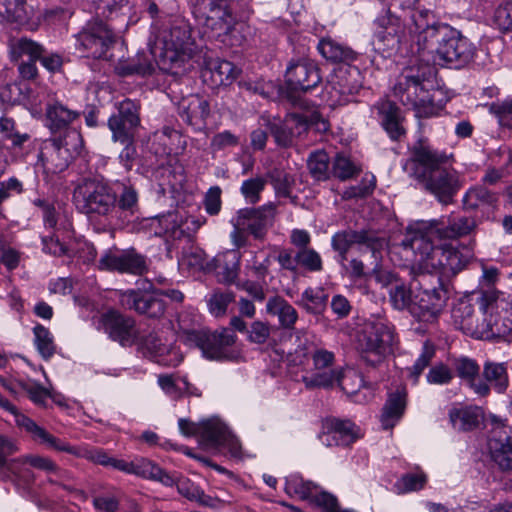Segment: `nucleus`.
I'll return each mask as SVG.
<instances>
[{
    "label": "nucleus",
    "instance_id": "20e7f679",
    "mask_svg": "<svg viewBox=\"0 0 512 512\" xmlns=\"http://www.w3.org/2000/svg\"><path fill=\"white\" fill-rule=\"evenodd\" d=\"M428 37L433 42L425 50V57L421 58L426 63L432 61L439 65L461 68L470 63L475 56V45L448 24L436 32L431 31Z\"/></svg>",
    "mask_w": 512,
    "mask_h": 512
},
{
    "label": "nucleus",
    "instance_id": "c756f323",
    "mask_svg": "<svg viewBox=\"0 0 512 512\" xmlns=\"http://www.w3.org/2000/svg\"><path fill=\"white\" fill-rule=\"evenodd\" d=\"M376 108L381 116V122L393 140H399L405 134V129L401 124L400 109L390 100H382L377 103Z\"/></svg>",
    "mask_w": 512,
    "mask_h": 512
},
{
    "label": "nucleus",
    "instance_id": "39448f33",
    "mask_svg": "<svg viewBox=\"0 0 512 512\" xmlns=\"http://www.w3.org/2000/svg\"><path fill=\"white\" fill-rule=\"evenodd\" d=\"M435 68L429 63L412 65L403 70L393 87V94L400 102L417 112L431 107L433 100L428 84L435 76Z\"/></svg>",
    "mask_w": 512,
    "mask_h": 512
},
{
    "label": "nucleus",
    "instance_id": "a19ab883",
    "mask_svg": "<svg viewBox=\"0 0 512 512\" xmlns=\"http://www.w3.org/2000/svg\"><path fill=\"white\" fill-rule=\"evenodd\" d=\"M449 419L455 429L471 431L479 425V411L473 407L452 408Z\"/></svg>",
    "mask_w": 512,
    "mask_h": 512
},
{
    "label": "nucleus",
    "instance_id": "680f3d73",
    "mask_svg": "<svg viewBox=\"0 0 512 512\" xmlns=\"http://www.w3.org/2000/svg\"><path fill=\"white\" fill-rule=\"evenodd\" d=\"M16 386L27 394L29 399L38 406H45L50 396L49 391L34 381L17 380Z\"/></svg>",
    "mask_w": 512,
    "mask_h": 512
},
{
    "label": "nucleus",
    "instance_id": "5701e85b",
    "mask_svg": "<svg viewBox=\"0 0 512 512\" xmlns=\"http://www.w3.org/2000/svg\"><path fill=\"white\" fill-rule=\"evenodd\" d=\"M286 84L292 91L307 92L321 82L317 65L307 59L291 62L286 69Z\"/></svg>",
    "mask_w": 512,
    "mask_h": 512
},
{
    "label": "nucleus",
    "instance_id": "72a5a7b5",
    "mask_svg": "<svg viewBox=\"0 0 512 512\" xmlns=\"http://www.w3.org/2000/svg\"><path fill=\"white\" fill-rule=\"evenodd\" d=\"M317 49L328 61L333 63H350L356 59V53L348 46L330 38H322Z\"/></svg>",
    "mask_w": 512,
    "mask_h": 512
},
{
    "label": "nucleus",
    "instance_id": "bf43d9fd",
    "mask_svg": "<svg viewBox=\"0 0 512 512\" xmlns=\"http://www.w3.org/2000/svg\"><path fill=\"white\" fill-rule=\"evenodd\" d=\"M392 306L397 310L407 309L411 313L414 300L413 286L407 288L404 284H397L389 292Z\"/></svg>",
    "mask_w": 512,
    "mask_h": 512
},
{
    "label": "nucleus",
    "instance_id": "8fccbe9b",
    "mask_svg": "<svg viewBox=\"0 0 512 512\" xmlns=\"http://www.w3.org/2000/svg\"><path fill=\"white\" fill-rule=\"evenodd\" d=\"M139 124H129L126 120L118 117H110L108 119V127L112 133V140L121 144L133 143L136 130Z\"/></svg>",
    "mask_w": 512,
    "mask_h": 512
},
{
    "label": "nucleus",
    "instance_id": "a211bd4d",
    "mask_svg": "<svg viewBox=\"0 0 512 512\" xmlns=\"http://www.w3.org/2000/svg\"><path fill=\"white\" fill-rule=\"evenodd\" d=\"M393 342L394 334L388 324L381 320L368 322L363 332L364 352L362 358L371 365L380 363Z\"/></svg>",
    "mask_w": 512,
    "mask_h": 512
},
{
    "label": "nucleus",
    "instance_id": "4be33fe9",
    "mask_svg": "<svg viewBox=\"0 0 512 512\" xmlns=\"http://www.w3.org/2000/svg\"><path fill=\"white\" fill-rule=\"evenodd\" d=\"M30 429L32 432L34 431L38 437L41 438L42 445H46L47 447L59 452H66L77 457L86 458L96 464L111 466L113 457H110L102 449H80L73 447L69 443L53 436L44 428H37L36 426L31 425Z\"/></svg>",
    "mask_w": 512,
    "mask_h": 512
},
{
    "label": "nucleus",
    "instance_id": "79ce46f5",
    "mask_svg": "<svg viewBox=\"0 0 512 512\" xmlns=\"http://www.w3.org/2000/svg\"><path fill=\"white\" fill-rule=\"evenodd\" d=\"M452 319L454 325L462 330L465 334L468 332L475 331L477 326L473 325L477 314L473 305L467 300L459 301L452 309Z\"/></svg>",
    "mask_w": 512,
    "mask_h": 512
},
{
    "label": "nucleus",
    "instance_id": "423d86ee",
    "mask_svg": "<svg viewBox=\"0 0 512 512\" xmlns=\"http://www.w3.org/2000/svg\"><path fill=\"white\" fill-rule=\"evenodd\" d=\"M196 52L187 26H174L164 37L163 46L156 61L160 70L172 75H181Z\"/></svg>",
    "mask_w": 512,
    "mask_h": 512
},
{
    "label": "nucleus",
    "instance_id": "bb28decb",
    "mask_svg": "<svg viewBox=\"0 0 512 512\" xmlns=\"http://www.w3.org/2000/svg\"><path fill=\"white\" fill-rule=\"evenodd\" d=\"M178 114L184 122L201 128L205 125V119L209 115L207 100L198 95L183 97L177 104Z\"/></svg>",
    "mask_w": 512,
    "mask_h": 512
},
{
    "label": "nucleus",
    "instance_id": "37998d69",
    "mask_svg": "<svg viewBox=\"0 0 512 512\" xmlns=\"http://www.w3.org/2000/svg\"><path fill=\"white\" fill-rule=\"evenodd\" d=\"M327 300L328 295L325 293L324 289L320 287H309L302 293L298 304L305 309L307 313L318 315L325 310Z\"/></svg>",
    "mask_w": 512,
    "mask_h": 512
},
{
    "label": "nucleus",
    "instance_id": "aec40b11",
    "mask_svg": "<svg viewBox=\"0 0 512 512\" xmlns=\"http://www.w3.org/2000/svg\"><path fill=\"white\" fill-rule=\"evenodd\" d=\"M478 305L485 313L493 312L497 323L496 333L504 337L512 332V296L497 291H485L478 298Z\"/></svg>",
    "mask_w": 512,
    "mask_h": 512
},
{
    "label": "nucleus",
    "instance_id": "e2e57ef3",
    "mask_svg": "<svg viewBox=\"0 0 512 512\" xmlns=\"http://www.w3.org/2000/svg\"><path fill=\"white\" fill-rule=\"evenodd\" d=\"M116 109L117 112L110 117H118L126 120L129 124L140 125V104L137 101L126 98L116 103Z\"/></svg>",
    "mask_w": 512,
    "mask_h": 512
},
{
    "label": "nucleus",
    "instance_id": "052dcab7",
    "mask_svg": "<svg viewBox=\"0 0 512 512\" xmlns=\"http://www.w3.org/2000/svg\"><path fill=\"white\" fill-rule=\"evenodd\" d=\"M267 181L261 176L249 178L243 181L240 192L247 203L256 204L260 201V195L265 189Z\"/></svg>",
    "mask_w": 512,
    "mask_h": 512
},
{
    "label": "nucleus",
    "instance_id": "ea45409f",
    "mask_svg": "<svg viewBox=\"0 0 512 512\" xmlns=\"http://www.w3.org/2000/svg\"><path fill=\"white\" fill-rule=\"evenodd\" d=\"M499 200L498 194L490 191L484 186H475L470 188L463 198L464 206L467 209H477L480 207H494Z\"/></svg>",
    "mask_w": 512,
    "mask_h": 512
},
{
    "label": "nucleus",
    "instance_id": "9d476101",
    "mask_svg": "<svg viewBox=\"0 0 512 512\" xmlns=\"http://www.w3.org/2000/svg\"><path fill=\"white\" fill-rule=\"evenodd\" d=\"M356 245L359 252L370 251L374 259L380 257L381 251L387 246V239L371 230H343L335 233L331 239V246L338 253L339 262L347 261L349 250Z\"/></svg>",
    "mask_w": 512,
    "mask_h": 512
},
{
    "label": "nucleus",
    "instance_id": "4d7b16f0",
    "mask_svg": "<svg viewBox=\"0 0 512 512\" xmlns=\"http://www.w3.org/2000/svg\"><path fill=\"white\" fill-rule=\"evenodd\" d=\"M360 171V167L344 154H337L333 160L331 174L342 181L356 177Z\"/></svg>",
    "mask_w": 512,
    "mask_h": 512
},
{
    "label": "nucleus",
    "instance_id": "f704fd0d",
    "mask_svg": "<svg viewBox=\"0 0 512 512\" xmlns=\"http://www.w3.org/2000/svg\"><path fill=\"white\" fill-rule=\"evenodd\" d=\"M150 226L154 229V233L157 236L181 239L185 235L181 228L182 218L174 212L151 219Z\"/></svg>",
    "mask_w": 512,
    "mask_h": 512
},
{
    "label": "nucleus",
    "instance_id": "5fc2aeb1",
    "mask_svg": "<svg viewBox=\"0 0 512 512\" xmlns=\"http://www.w3.org/2000/svg\"><path fill=\"white\" fill-rule=\"evenodd\" d=\"M154 70L155 65L152 59L145 53L138 54L136 59L119 67L120 74L124 76L139 75L144 77L151 75Z\"/></svg>",
    "mask_w": 512,
    "mask_h": 512
},
{
    "label": "nucleus",
    "instance_id": "7ed1b4c3",
    "mask_svg": "<svg viewBox=\"0 0 512 512\" xmlns=\"http://www.w3.org/2000/svg\"><path fill=\"white\" fill-rule=\"evenodd\" d=\"M410 248L415 259L411 273L438 276V283L454 277L465 266L466 260L454 247L447 244H436L427 236L412 235Z\"/></svg>",
    "mask_w": 512,
    "mask_h": 512
},
{
    "label": "nucleus",
    "instance_id": "e433bc0d",
    "mask_svg": "<svg viewBox=\"0 0 512 512\" xmlns=\"http://www.w3.org/2000/svg\"><path fill=\"white\" fill-rule=\"evenodd\" d=\"M9 52L12 61H20L24 57L28 60H38L42 53L43 48L37 42L26 38H14L9 42Z\"/></svg>",
    "mask_w": 512,
    "mask_h": 512
},
{
    "label": "nucleus",
    "instance_id": "c9c22d12",
    "mask_svg": "<svg viewBox=\"0 0 512 512\" xmlns=\"http://www.w3.org/2000/svg\"><path fill=\"white\" fill-rule=\"evenodd\" d=\"M324 428L333 432L341 446H348L360 437L359 428L350 420L326 418Z\"/></svg>",
    "mask_w": 512,
    "mask_h": 512
},
{
    "label": "nucleus",
    "instance_id": "864d4df0",
    "mask_svg": "<svg viewBox=\"0 0 512 512\" xmlns=\"http://www.w3.org/2000/svg\"><path fill=\"white\" fill-rule=\"evenodd\" d=\"M319 486L311 481H305L299 476H291L286 480L285 491L289 495L297 496L302 500L311 501L312 497L316 495Z\"/></svg>",
    "mask_w": 512,
    "mask_h": 512
},
{
    "label": "nucleus",
    "instance_id": "f257e3e1",
    "mask_svg": "<svg viewBox=\"0 0 512 512\" xmlns=\"http://www.w3.org/2000/svg\"><path fill=\"white\" fill-rule=\"evenodd\" d=\"M449 156L424 142L410 149L404 170L441 203L448 204L462 187L459 174L448 167Z\"/></svg>",
    "mask_w": 512,
    "mask_h": 512
},
{
    "label": "nucleus",
    "instance_id": "1a4fd4ad",
    "mask_svg": "<svg viewBox=\"0 0 512 512\" xmlns=\"http://www.w3.org/2000/svg\"><path fill=\"white\" fill-rule=\"evenodd\" d=\"M490 422L489 453L503 474L506 489L512 490V427L496 415L490 416Z\"/></svg>",
    "mask_w": 512,
    "mask_h": 512
},
{
    "label": "nucleus",
    "instance_id": "f3484780",
    "mask_svg": "<svg viewBox=\"0 0 512 512\" xmlns=\"http://www.w3.org/2000/svg\"><path fill=\"white\" fill-rule=\"evenodd\" d=\"M405 37V25L399 17L387 13L377 18L372 42L375 51L390 57L399 51Z\"/></svg>",
    "mask_w": 512,
    "mask_h": 512
},
{
    "label": "nucleus",
    "instance_id": "4468645a",
    "mask_svg": "<svg viewBox=\"0 0 512 512\" xmlns=\"http://www.w3.org/2000/svg\"><path fill=\"white\" fill-rule=\"evenodd\" d=\"M236 341L234 332L227 328L216 331L192 330L186 333V342L198 347L211 360L230 359L228 348Z\"/></svg>",
    "mask_w": 512,
    "mask_h": 512
},
{
    "label": "nucleus",
    "instance_id": "603ef678",
    "mask_svg": "<svg viewBox=\"0 0 512 512\" xmlns=\"http://www.w3.org/2000/svg\"><path fill=\"white\" fill-rule=\"evenodd\" d=\"M211 77L216 85H229L239 75L240 70L230 61L219 60L210 67Z\"/></svg>",
    "mask_w": 512,
    "mask_h": 512
},
{
    "label": "nucleus",
    "instance_id": "58836bf2",
    "mask_svg": "<svg viewBox=\"0 0 512 512\" xmlns=\"http://www.w3.org/2000/svg\"><path fill=\"white\" fill-rule=\"evenodd\" d=\"M484 382L490 384L498 393H504L509 386L507 368L504 363L486 361L483 366Z\"/></svg>",
    "mask_w": 512,
    "mask_h": 512
},
{
    "label": "nucleus",
    "instance_id": "c85d7f7f",
    "mask_svg": "<svg viewBox=\"0 0 512 512\" xmlns=\"http://www.w3.org/2000/svg\"><path fill=\"white\" fill-rule=\"evenodd\" d=\"M407 405L406 388H397L389 393L381 414V424L384 429H390L401 419Z\"/></svg>",
    "mask_w": 512,
    "mask_h": 512
},
{
    "label": "nucleus",
    "instance_id": "4c0bfd02",
    "mask_svg": "<svg viewBox=\"0 0 512 512\" xmlns=\"http://www.w3.org/2000/svg\"><path fill=\"white\" fill-rule=\"evenodd\" d=\"M218 419H209L195 423L186 419H179L178 425L181 433L185 436H199L200 442L207 446L210 443L213 433L216 429Z\"/></svg>",
    "mask_w": 512,
    "mask_h": 512
},
{
    "label": "nucleus",
    "instance_id": "393cba45",
    "mask_svg": "<svg viewBox=\"0 0 512 512\" xmlns=\"http://www.w3.org/2000/svg\"><path fill=\"white\" fill-rule=\"evenodd\" d=\"M411 25L409 27L410 33L416 35V44L418 46V54L421 58L425 57V50L433 42L428 34L431 31H438L441 27H446L447 24L436 23L434 15L429 10L415 9L410 13Z\"/></svg>",
    "mask_w": 512,
    "mask_h": 512
},
{
    "label": "nucleus",
    "instance_id": "0eeeda50",
    "mask_svg": "<svg viewBox=\"0 0 512 512\" xmlns=\"http://www.w3.org/2000/svg\"><path fill=\"white\" fill-rule=\"evenodd\" d=\"M276 215V206L273 203L258 208L240 209L231 224L233 231L230 234L231 242L235 248L248 244V235L255 240H264L269 227L273 225Z\"/></svg>",
    "mask_w": 512,
    "mask_h": 512
},
{
    "label": "nucleus",
    "instance_id": "69168bd1",
    "mask_svg": "<svg viewBox=\"0 0 512 512\" xmlns=\"http://www.w3.org/2000/svg\"><path fill=\"white\" fill-rule=\"evenodd\" d=\"M178 492L189 500L197 501L202 505L210 506L211 498L204 491L195 486L189 479L182 478L176 483Z\"/></svg>",
    "mask_w": 512,
    "mask_h": 512
},
{
    "label": "nucleus",
    "instance_id": "774afa93",
    "mask_svg": "<svg viewBox=\"0 0 512 512\" xmlns=\"http://www.w3.org/2000/svg\"><path fill=\"white\" fill-rule=\"evenodd\" d=\"M493 21L502 32L512 33V1H506L496 8Z\"/></svg>",
    "mask_w": 512,
    "mask_h": 512
},
{
    "label": "nucleus",
    "instance_id": "0e129e2a",
    "mask_svg": "<svg viewBox=\"0 0 512 512\" xmlns=\"http://www.w3.org/2000/svg\"><path fill=\"white\" fill-rule=\"evenodd\" d=\"M296 260H298V268L302 267L309 272H320L323 269L322 258L313 248L296 251Z\"/></svg>",
    "mask_w": 512,
    "mask_h": 512
},
{
    "label": "nucleus",
    "instance_id": "f03ea898",
    "mask_svg": "<svg viewBox=\"0 0 512 512\" xmlns=\"http://www.w3.org/2000/svg\"><path fill=\"white\" fill-rule=\"evenodd\" d=\"M76 208L90 218L111 219L118 212L125 217L134 216L139 211V196L132 185L121 184L116 192L102 180L85 178L77 184L73 192Z\"/></svg>",
    "mask_w": 512,
    "mask_h": 512
},
{
    "label": "nucleus",
    "instance_id": "2f4dec72",
    "mask_svg": "<svg viewBox=\"0 0 512 512\" xmlns=\"http://www.w3.org/2000/svg\"><path fill=\"white\" fill-rule=\"evenodd\" d=\"M266 312L278 318L279 325L284 329H294L298 320L297 310L283 297L273 296L266 303Z\"/></svg>",
    "mask_w": 512,
    "mask_h": 512
},
{
    "label": "nucleus",
    "instance_id": "13d9d810",
    "mask_svg": "<svg viewBox=\"0 0 512 512\" xmlns=\"http://www.w3.org/2000/svg\"><path fill=\"white\" fill-rule=\"evenodd\" d=\"M134 345H137L138 349L143 353V355L148 357L161 354L165 350L161 340L153 331H138V339Z\"/></svg>",
    "mask_w": 512,
    "mask_h": 512
},
{
    "label": "nucleus",
    "instance_id": "6ab92c4d",
    "mask_svg": "<svg viewBox=\"0 0 512 512\" xmlns=\"http://www.w3.org/2000/svg\"><path fill=\"white\" fill-rule=\"evenodd\" d=\"M302 380L306 388L309 389L329 387L336 383L348 396H355L356 402H362V399L359 397V391L363 386V379L354 370H329L316 373L313 376H304Z\"/></svg>",
    "mask_w": 512,
    "mask_h": 512
},
{
    "label": "nucleus",
    "instance_id": "473e14b6",
    "mask_svg": "<svg viewBox=\"0 0 512 512\" xmlns=\"http://www.w3.org/2000/svg\"><path fill=\"white\" fill-rule=\"evenodd\" d=\"M236 249L228 250L218 254L214 259V268L220 281L224 283H232L238 277L240 267V253Z\"/></svg>",
    "mask_w": 512,
    "mask_h": 512
},
{
    "label": "nucleus",
    "instance_id": "cd10ccee",
    "mask_svg": "<svg viewBox=\"0 0 512 512\" xmlns=\"http://www.w3.org/2000/svg\"><path fill=\"white\" fill-rule=\"evenodd\" d=\"M359 71L356 68L339 70L330 82L329 91L332 98H335V102L342 105L349 101L348 97L357 93L360 88V84L356 77Z\"/></svg>",
    "mask_w": 512,
    "mask_h": 512
},
{
    "label": "nucleus",
    "instance_id": "3c124183",
    "mask_svg": "<svg viewBox=\"0 0 512 512\" xmlns=\"http://www.w3.org/2000/svg\"><path fill=\"white\" fill-rule=\"evenodd\" d=\"M33 333L37 351L43 359H50L56 352V344L52 333L41 324H37L33 328Z\"/></svg>",
    "mask_w": 512,
    "mask_h": 512
},
{
    "label": "nucleus",
    "instance_id": "c03bdc74",
    "mask_svg": "<svg viewBox=\"0 0 512 512\" xmlns=\"http://www.w3.org/2000/svg\"><path fill=\"white\" fill-rule=\"evenodd\" d=\"M208 447L226 448L233 457H239L241 446L238 440L230 433L228 428L220 420L216 423V429L210 438Z\"/></svg>",
    "mask_w": 512,
    "mask_h": 512
},
{
    "label": "nucleus",
    "instance_id": "a18cd8bd",
    "mask_svg": "<svg viewBox=\"0 0 512 512\" xmlns=\"http://www.w3.org/2000/svg\"><path fill=\"white\" fill-rule=\"evenodd\" d=\"M28 465L37 470L44 471L46 473L54 474L57 478H49L48 481L51 484L59 485V480L67 478L68 472L61 469L51 458L42 456L39 454H27L25 459Z\"/></svg>",
    "mask_w": 512,
    "mask_h": 512
},
{
    "label": "nucleus",
    "instance_id": "9b49d317",
    "mask_svg": "<svg viewBox=\"0 0 512 512\" xmlns=\"http://www.w3.org/2000/svg\"><path fill=\"white\" fill-rule=\"evenodd\" d=\"M80 142V136L75 132L64 139L46 141L38 157L44 172L57 174L64 171L79 153Z\"/></svg>",
    "mask_w": 512,
    "mask_h": 512
},
{
    "label": "nucleus",
    "instance_id": "6e6552de",
    "mask_svg": "<svg viewBox=\"0 0 512 512\" xmlns=\"http://www.w3.org/2000/svg\"><path fill=\"white\" fill-rule=\"evenodd\" d=\"M411 274L414 293L411 314L421 321H431L446 305L449 298L448 286L445 282H440L437 287H428L429 276L420 273Z\"/></svg>",
    "mask_w": 512,
    "mask_h": 512
},
{
    "label": "nucleus",
    "instance_id": "ddd939ff",
    "mask_svg": "<svg viewBox=\"0 0 512 512\" xmlns=\"http://www.w3.org/2000/svg\"><path fill=\"white\" fill-rule=\"evenodd\" d=\"M119 300L124 308L134 310L149 318L163 317L167 308L158 289L148 280L143 281L141 288L121 291Z\"/></svg>",
    "mask_w": 512,
    "mask_h": 512
},
{
    "label": "nucleus",
    "instance_id": "6e6d98bb",
    "mask_svg": "<svg viewBox=\"0 0 512 512\" xmlns=\"http://www.w3.org/2000/svg\"><path fill=\"white\" fill-rule=\"evenodd\" d=\"M0 407L5 409L6 411L10 412L15 417V422L17 426L21 429H23L26 433H28L31 437V439L39 444H42V440L40 437H38L34 431L30 429V426H36L37 428H42L39 426L36 422H34L31 418L28 416L20 413L17 408L6 398L0 395Z\"/></svg>",
    "mask_w": 512,
    "mask_h": 512
},
{
    "label": "nucleus",
    "instance_id": "412c9836",
    "mask_svg": "<svg viewBox=\"0 0 512 512\" xmlns=\"http://www.w3.org/2000/svg\"><path fill=\"white\" fill-rule=\"evenodd\" d=\"M101 270L117 271L136 276H142L148 272L147 258L138 253L134 248L126 249L120 253H106L98 263Z\"/></svg>",
    "mask_w": 512,
    "mask_h": 512
},
{
    "label": "nucleus",
    "instance_id": "2eb2a0df",
    "mask_svg": "<svg viewBox=\"0 0 512 512\" xmlns=\"http://www.w3.org/2000/svg\"><path fill=\"white\" fill-rule=\"evenodd\" d=\"M476 227L474 218L451 214L440 219L421 223L413 233L434 240H453L470 234Z\"/></svg>",
    "mask_w": 512,
    "mask_h": 512
},
{
    "label": "nucleus",
    "instance_id": "b1692460",
    "mask_svg": "<svg viewBox=\"0 0 512 512\" xmlns=\"http://www.w3.org/2000/svg\"><path fill=\"white\" fill-rule=\"evenodd\" d=\"M103 326L109 337L123 347H130L137 342L139 330L132 317L111 311L103 317Z\"/></svg>",
    "mask_w": 512,
    "mask_h": 512
},
{
    "label": "nucleus",
    "instance_id": "7c9ffc66",
    "mask_svg": "<svg viewBox=\"0 0 512 512\" xmlns=\"http://www.w3.org/2000/svg\"><path fill=\"white\" fill-rule=\"evenodd\" d=\"M80 113L68 108L59 101L48 103L46 107L47 126L52 132H58L69 127Z\"/></svg>",
    "mask_w": 512,
    "mask_h": 512
},
{
    "label": "nucleus",
    "instance_id": "dca6fc26",
    "mask_svg": "<svg viewBox=\"0 0 512 512\" xmlns=\"http://www.w3.org/2000/svg\"><path fill=\"white\" fill-rule=\"evenodd\" d=\"M76 39L79 49L86 53L87 57L107 59V53L115 43V34L106 23L94 20L78 33Z\"/></svg>",
    "mask_w": 512,
    "mask_h": 512
},
{
    "label": "nucleus",
    "instance_id": "338daca9",
    "mask_svg": "<svg viewBox=\"0 0 512 512\" xmlns=\"http://www.w3.org/2000/svg\"><path fill=\"white\" fill-rule=\"evenodd\" d=\"M142 477L149 478L152 480H156L164 484L165 486H173L176 485L177 481L173 475H170L168 472L163 470L161 467L157 466L153 462L147 460V462L142 465Z\"/></svg>",
    "mask_w": 512,
    "mask_h": 512
},
{
    "label": "nucleus",
    "instance_id": "49530a36",
    "mask_svg": "<svg viewBox=\"0 0 512 512\" xmlns=\"http://www.w3.org/2000/svg\"><path fill=\"white\" fill-rule=\"evenodd\" d=\"M307 167L316 181H326L331 176L330 157L325 150L311 152L307 159Z\"/></svg>",
    "mask_w": 512,
    "mask_h": 512
},
{
    "label": "nucleus",
    "instance_id": "de8ad7c7",
    "mask_svg": "<svg viewBox=\"0 0 512 512\" xmlns=\"http://www.w3.org/2000/svg\"><path fill=\"white\" fill-rule=\"evenodd\" d=\"M27 19L26 0H0V22L21 24Z\"/></svg>",
    "mask_w": 512,
    "mask_h": 512
},
{
    "label": "nucleus",
    "instance_id": "09e8293b",
    "mask_svg": "<svg viewBox=\"0 0 512 512\" xmlns=\"http://www.w3.org/2000/svg\"><path fill=\"white\" fill-rule=\"evenodd\" d=\"M480 309V312L477 314L475 320L473 321V325L477 326L475 331L468 332L467 335H470L477 339H492L495 337H500L496 333L497 323L494 318L493 312L485 313L483 309Z\"/></svg>",
    "mask_w": 512,
    "mask_h": 512
},
{
    "label": "nucleus",
    "instance_id": "a878e982",
    "mask_svg": "<svg viewBox=\"0 0 512 512\" xmlns=\"http://www.w3.org/2000/svg\"><path fill=\"white\" fill-rule=\"evenodd\" d=\"M451 364L456 375L465 382L476 395L487 397L490 394V385L479 378L480 366L475 359L468 356L454 357Z\"/></svg>",
    "mask_w": 512,
    "mask_h": 512
},
{
    "label": "nucleus",
    "instance_id": "f8f14e48",
    "mask_svg": "<svg viewBox=\"0 0 512 512\" xmlns=\"http://www.w3.org/2000/svg\"><path fill=\"white\" fill-rule=\"evenodd\" d=\"M193 14L199 24L211 31L212 37H226L233 32L235 17L222 0H196Z\"/></svg>",
    "mask_w": 512,
    "mask_h": 512
}]
</instances>
